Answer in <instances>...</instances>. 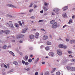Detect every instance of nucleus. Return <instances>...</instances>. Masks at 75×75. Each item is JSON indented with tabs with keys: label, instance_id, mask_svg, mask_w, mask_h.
I'll list each match as a JSON object with an SVG mask.
<instances>
[{
	"label": "nucleus",
	"instance_id": "nucleus-15",
	"mask_svg": "<svg viewBox=\"0 0 75 75\" xmlns=\"http://www.w3.org/2000/svg\"><path fill=\"white\" fill-rule=\"evenodd\" d=\"M34 38H29L28 39V40L29 41L31 42L32 41V40Z\"/></svg>",
	"mask_w": 75,
	"mask_h": 75
},
{
	"label": "nucleus",
	"instance_id": "nucleus-47",
	"mask_svg": "<svg viewBox=\"0 0 75 75\" xmlns=\"http://www.w3.org/2000/svg\"><path fill=\"white\" fill-rule=\"evenodd\" d=\"M68 53H69V54H71V51H68Z\"/></svg>",
	"mask_w": 75,
	"mask_h": 75
},
{
	"label": "nucleus",
	"instance_id": "nucleus-8",
	"mask_svg": "<svg viewBox=\"0 0 75 75\" xmlns=\"http://www.w3.org/2000/svg\"><path fill=\"white\" fill-rule=\"evenodd\" d=\"M27 28H25L24 29H23L22 30V32L23 33H24L27 31Z\"/></svg>",
	"mask_w": 75,
	"mask_h": 75
},
{
	"label": "nucleus",
	"instance_id": "nucleus-3",
	"mask_svg": "<svg viewBox=\"0 0 75 75\" xmlns=\"http://www.w3.org/2000/svg\"><path fill=\"white\" fill-rule=\"evenodd\" d=\"M57 22H55L53 24V25H52V28H57Z\"/></svg>",
	"mask_w": 75,
	"mask_h": 75
},
{
	"label": "nucleus",
	"instance_id": "nucleus-17",
	"mask_svg": "<svg viewBox=\"0 0 75 75\" xmlns=\"http://www.w3.org/2000/svg\"><path fill=\"white\" fill-rule=\"evenodd\" d=\"M55 22V21L54 20H53L50 21V23H51V24H53Z\"/></svg>",
	"mask_w": 75,
	"mask_h": 75
},
{
	"label": "nucleus",
	"instance_id": "nucleus-36",
	"mask_svg": "<svg viewBox=\"0 0 75 75\" xmlns=\"http://www.w3.org/2000/svg\"><path fill=\"white\" fill-rule=\"evenodd\" d=\"M25 61H24L23 60H22V63H23V64H25Z\"/></svg>",
	"mask_w": 75,
	"mask_h": 75
},
{
	"label": "nucleus",
	"instance_id": "nucleus-19",
	"mask_svg": "<svg viewBox=\"0 0 75 75\" xmlns=\"http://www.w3.org/2000/svg\"><path fill=\"white\" fill-rule=\"evenodd\" d=\"M69 43L71 44H73L74 43H75V42H72V40H71L69 41Z\"/></svg>",
	"mask_w": 75,
	"mask_h": 75
},
{
	"label": "nucleus",
	"instance_id": "nucleus-53",
	"mask_svg": "<svg viewBox=\"0 0 75 75\" xmlns=\"http://www.w3.org/2000/svg\"><path fill=\"white\" fill-rule=\"evenodd\" d=\"M74 17H75V16H73L72 17V18H73V19H74Z\"/></svg>",
	"mask_w": 75,
	"mask_h": 75
},
{
	"label": "nucleus",
	"instance_id": "nucleus-11",
	"mask_svg": "<svg viewBox=\"0 0 75 75\" xmlns=\"http://www.w3.org/2000/svg\"><path fill=\"white\" fill-rule=\"evenodd\" d=\"M17 38H23L24 37V36L23 35H18L17 36Z\"/></svg>",
	"mask_w": 75,
	"mask_h": 75
},
{
	"label": "nucleus",
	"instance_id": "nucleus-41",
	"mask_svg": "<svg viewBox=\"0 0 75 75\" xmlns=\"http://www.w3.org/2000/svg\"><path fill=\"white\" fill-rule=\"evenodd\" d=\"M24 64H25V65H27L29 64V63L28 62H25Z\"/></svg>",
	"mask_w": 75,
	"mask_h": 75
},
{
	"label": "nucleus",
	"instance_id": "nucleus-48",
	"mask_svg": "<svg viewBox=\"0 0 75 75\" xmlns=\"http://www.w3.org/2000/svg\"><path fill=\"white\" fill-rule=\"evenodd\" d=\"M38 72L35 73V75H38Z\"/></svg>",
	"mask_w": 75,
	"mask_h": 75
},
{
	"label": "nucleus",
	"instance_id": "nucleus-40",
	"mask_svg": "<svg viewBox=\"0 0 75 75\" xmlns=\"http://www.w3.org/2000/svg\"><path fill=\"white\" fill-rule=\"evenodd\" d=\"M66 41H67V42H68L69 41V39L68 38H67L66 39Z\"/></svg>",
	"mask_w": 75,
	"mask_h": 75
},
{
	"label": "nucleus",
	"instance_id": "nucleus-23",
	"mask_svg": "<svg viewBox=\"0 0 75 75\" xmlns=\"http://www.w3.org/2000/svg\"><path fill=\"white\" fill-rule=\"evenodd\" d=\"M72 23V19H71L69 20V21L68 22V24H71V23Z\"/></svg>",
	"mask_w": 75,
	"mask_h": 75
},
{
	"label": "nucleus",
	"instance_id": "nucleus-51",
	"mask_svg": "<svg viewBox=\"0 0 75 75\" xmlns=\"http://www.w3.org/2000/svg\"><path fill=\"white\" fill-rule=\"evenodd\" d=\"M37 6L35 5H34V8H36V7H37Z\"/></svg>",
	"mask_w": 75,
	"mask_h": 75
},
{
	"label": "nucleus",
	"instance_id": "nucleus-57",
	"mask_svg": "<svg viewBox=\"0 0 75 75\" xmlns=\"http://www.w3.org/2000/svg\"><path fill=\"white\" fill-rule=\"evenodd\" d=\"M7 67H8V68L9 67V64H7Z\"/></svg>",
	"mask_w": 75,
	"mask_h": 75
},
{
	"label": "nucleus",
	"instance_id": "nucleus-16",
	"mask_svg": "<svg viewBox=\"0 0 75 75\" xmlns=\"http://www.w3.org/2000/svg\"><path fill=\"white\" fill-rule=\"evenodd\" d=\"M9 52L10 54H11V55H12L13 56H15V55H14V54L11 51H9Z\"/></svg>",
	"mask_w": 75,
	"mask_h": 75
},
{
	"label": "nucleus",
	"instance_id": "nucleus-44",
	"mask_svg": "<svg viewBox=\"0 0 75 75\" xmlns=\"http://www.w3.org/2000/svg\"><path fill=\"white\" fill-rule=\"evenodd\" d=\"M19 54H20V55L22 56L23 55V53H22L21 52H20L19 53Z\"/></svg>",
	"mask_w": 75,
	"mask_h": 75
},
{
	"label": "nucleus",
	"instance_id": "nucleus-54",
	"mask_svg": "<svg viewBox=\"0 0 75 75\" xmlns=\"http://www.w3.org/2000/svg\"><path fill=\"white\" fill-rule=\"evenodd\" d=\"M33 5V4H31L30 5L29 7H32Z\"/></svg>",
	"mask_w": 75,
	"mask_h": 75
},
{
	"label": "nucleus",
	"instance_id": "nucleus-14",
	"mask_svg": "<svg viewBox=\"0 0 75 75\" xmlns=\"http://www.w3.org/2000/svg\"><path fill=\"white\" fill-rule=\"evenodd\" d=\"M29 38H34L35 36L31 34L29 35Z\"/></svg>",
	"mask_w": 75,
	"mask_h": 75
},
{
	"label": "nucleus",
	"instance_id": "nucleus-59",
	"mask_svg": "<svg viewBox=\"0 0 75 75\" xmlns=\"http://www.w3.org/2000/svg\"><path fill=\"white\" fill-rule=\"evenodd\" d=\"M7 48H11V46L9 45V46H8V47H7Z\"/></svg>",
	"mask_w": 75,
	"mask_h": 75
},
{
	"label": "nucleus",
	"instance_id": "nucleus-20",
	"mask_svg": "<svg viewBox=\"0 0 75 75\" xmlns=\"http://www.w3.org/2000/svg\"><path fill=\"white\" fill-rule=\"evenodd\" d=\"M13 25L12 23H10L9 25V27L11 28H13Z\"/></svg>",
	"mask_w": 75,
	"mask_h": 75
},
{
	"label": "nucleus",
	"instance_id": "nucleus-55",
	"mask_svg": "<svg viewBox=\"0 0 75 75\" xmlns=\"http://www.w3.org/2000/svg\"><path fill=\"white\" fill-rule=\"evenodd\" d=\"M42 20H40L39 21V23H41V22H42Z\"/></svg>",
	"mask_w": 75,
	"mask_h": 75
},
{
	"label": "nucleus",
	"instance_id": "nucleus-9",
	"mask_svg": "<svg viewBox=\"0 0 75 75\" xmlns=\"http://www.w3.org/2000/svg\"><path fill=\"white\" fill-rule=\"evenodd\" d=\"M68 8V7L66 6L64 7L63 8V11H65L66 10H67Z\"/></svg>",
	"mask_w": 75,
	"mask_h": 75
},
{
	"label": "nucleus",
	"instance_id": "nucleus-58",
	"mask_svg": "<svg viewBox=\"0 0 75 75\" xmlns=\"http://www.w3.org/2000/svg\"><path fill=\"white\" fill-rule=\"evenodd\" d=\"M6 24L7 25H9V23L7 22L6 23Z\"/></svg>",
	"mask_w": 75,
	"mask_h": 75
},
{
	"label": "nucleus",
	"instance_id": "nucleus-30",
	"mask_svg": "<svg viewBox=\"0 0 75 75\" xmlns=\"http://www.w3.org/2000/svg\"><path fill=\"white\" fill-rule=\"evenodd\" d=\"M48 37L46 35H45L43 36V38H48Z\"/></svg>",
	"mask_w": 75,
	"mask_h": 75
},
{
	"label": "nucleus",
	"instance_id": "nucleus-46",
	"mask_svg": "<svg viewBox=\"0 0 75 75\" xmlns=\"http://www.w3.org/2000/svg\"><path fill=\"white\" fill-rule=\"evenodd\" d=\"M42 38L44 40H46L47 39V38Z\"/></svg>",
	"mask_w": 75,
	"mask_h": 75
},
{
	"label": "nucleus",
	"instance_id": "nucleus-18",
	"mask_svg": "<svg viewBox=\"0 0 75 75\" xmlns=\"http://www.w3.org/2000/svg\"><path fill=\"white\" fill-rule=\"evenodd\" d=\"M70 69L72 71H75V68L74 67H71V69Z\"/></svg>",
	"mask_w": 75,
	"mask_h": 75
},
{
	"label": "nucleus",
	"instance_id": "nucleus-26",
	"mask_svg": "<svg viewBox=\"0 0 75 75\" xmlns=\"http://www.w3.org/2000/svg\"><path fill=\"white\" fill-rule=\"evenodd\" d=\"M45 50H50V47H45Z\"/></svg>",
	"mask_w": 75,
	"mask_h": 75
},
{
	"label": "nucleus",
	"instance_id": "nucleus-60",
	"mask_svg": "<svg viewBox=\"0 0 75 75\" xmlns=\"http://www.w3.org/2000/svg\"><path fill=\"white\" fill-rule=\"evenodd\" d=\"M12 42H15V40H12Z\"/></svg>",
	"mask_w": 75,
	"mask_h": 75
},
{
	"label": "nucleus",
	"instance_id": "nucleus-49",
	"mask_svg": "<svg viewBox=\"0 0 75 75\" xmlns=\"http://www.w3.org/2000/svg\"><path fill=\"white\" fill-rule=\"evenodd\" d=\"M33 11V9H30L29 10V12H31Z\"/></svg>",
	"mask_w": 75,
	"mask_h": 75
},
{
	"label": "nucleus",
	"instance_id": "nucleus-37",
	"mask_svg": "<svg viewBox=\"0 0 75 75\" xmlns=\"http://www.w3.org/2000/svg\"><path fill=\"white\" fill-rule=\"evenodd\" d=\"M49 72L47 71L45 72V75H49Z\"/></svg>",
	"mask_w": 75,
	"mask_h": 75
},
{
	"label": "nucleus",
	"instance_id": "nucleus-52",
	"mask_svg": "<svg viewBox=\"0 0 75 75\" xmlns=\"http://www.w3.org/2000/svg\"><path fill=\"white\" fill-rule=\"evenodd\" d=\"M72 62H75V59H72Z\"/></svg>",
	"mask_w": 75,
	"mask_h": 75
},
{
	"label": "nucleus",
	"instance_id": "nucleus-32",
	"mask_svg": "<svg viewBox=\"0 0 75 75\" xmlns=\"http://www.w3.org/2000/svg\"><path fill=\"white\" fill-rule=\"evenodd\" d=\"M44 4L45 6H48V3L47 2L45 3Z\"/></svg>",
	"mask_w": 75,
	"mask_h": 75
},
{
	"label": "nucleus",
	"instance_id": "nucleus-2",
	"mask_svg": "<svg viewBox=\"0 0 75 75\" xmlns=\"http://www.w3.org/2000/svg\"><path fill=\"white\" fill-rule=\"evenodd\" d=\"M8 7H13V8H16L17 7L11 4H7L6 5Z\"/></svg>",
	"mask_w": 75,
	"mask_h": 75
},
{
	"label": "nucleus",
	"instance_id": "nucleus-50",
	"mask_svg": "<svg viewBox=\"0 0 75 75\" xmlns=\"http://www.w3.org/2000/svg\"><path fill=\"white\" fill-rule=\"evenodd\" d=\"M40 12L41 13H43L44 12V11L42 10V11H40Z\"/></svg>",
	"mask_w": 75,
	"mask_h": 75
},
{
	"label": "nucleus",
	"instance_id": "nucleus-10",
	"mask_svg": "<svg viewBox=\"0 0 75 75\" xmlns=\"http://www.w3.org/2000/svg\"><path fill=\"white\" fill-rule=\"evenodd\" d=\"M23 59H24L25 61H26L27 60H28V56L27 55L25 56V57L23 58Z\"/></svg>",
	"mask_w": 75,
	"mask_h": 75
},
{
	"label": "nucleus",
	"instance_id": "nucleus-43",
	"mask_svg": "<svg viewBox=\"0 0 75 75\" xmlns=\"http://www.w3.org/2000/svg\"><path fill=\"white\" fill-rule=\"evenodd\" d=\"M3 30H1L0 31V34H1L3 33Z\"/></svg>",
	"mask_w": 75,
	"mask_h": 75
},
{
	"label": "nucleus",
	"instance_id": "nucleus-61",
	"mask_svg": "<svg viewBox=\"0 0 75 75\" xmlns=\"http://www.w3.org/2000/svg\"><path fill=\"white\" fill-rule=\"evenodd\" d=\"M62 40V39H61V38H59V39H58V40Z\"/></svg>",
	"mask_w": 75,
	"mask_h": 75
},
{
	"label": "nucleus",
	"instance_id": "nucleus-39",
	"mask_svg": "<svg viewBox=\"0 0 75 75\" xmlns=\"http://www.w3.org/2000/svg\"><path fill=\"white\" fill-rule=\"evenodd\" d=\"M9 37H10V38H14V37H15L14 35H11L9 36Z\"/></svg>",
	"mask_w": 75,
	"mask_h": 75
},
{
	"label": "nucleus",
	"instance_id": "nucleus-12",
	"mask_svg": "<svg viewBox=\"0 0 75 75\" xmlns=\"http://www.w3.org/2000/svg\"><path fill=\"white\" fill-rule=\"evenodd\" d=\"M39 35V33H36L35 34V38H38Z\"/></svg>",
	"mask_w": 75,
	"mask_h": 75
},
{
	"label": "nucleus",
	"instance_id": "nucleus-38",
	"mask_svg": "<svg viewBox=\"0 0 75 75\" xmlns=\"http://www.w3.org/2000/svg\"><path fill=\"white\" fill-rule=\"evenodd\" d=\"M56 75H60V72H56Z\"/></svg>",
	"mask_w": 75,
	"mask_h": 75
},
{
	"label": "nucleus",
	"instance_id": "nucleus-1",
	"mask_svg": "<svg viewBox=\"0 0 75 75\" xmlns=\"http://www.w3.org/2000/svg\"><path fill=\"white\" fill-rule=\"evenodd\" d=\"M58 47L60 48L66 49L67 48V47L64 45H58Z\"/></svg>",
	"mask_w": 75,
	"mask_h": 75
},
{
	"label": "nucleus",
	"instance_id": "nucleus-25",
	"mask_svg": "<svg viewBox=\"0 0 75 75\" xmlns=\"http://www.w3.org/2000/svg\"><path fill=\"white\" fill-rule=\"evenodd\" d=\"M67 13H66L63 15V17H67Z\"/></svg>",
	"mask_w": 75,
	"mask_h": 75
},
{
	"label": "nucleus",
	"instance_id": "nucleus-64",
	"mask_svg": "<svg viewBox=\"0 0 75 75\" xmlns=\"http://www.w3.org/2000/svg\"><path fill=\"white\" fill-rule=\"evenodd\" d=\"M72 40L73 42H75V40Z\"/></svg>",
	"mask_w": 75,
	"mask_h": 75
},
{
	"label": "nucleus",
	"instance_id": "nucleus-24",
	"mask_svg": "<svg viewBox=\"0 0 75 75\" xmlns=\"http://www.w3.org/2000/svg\"><path fill=\"white\" fill-rule=\"evenodd\" d=\"M47 45H51V42H50L48 41L47 42Z\"/></svg>",
	"mask_w": 75,
	"mask_h": 75
},
{
	"label": "nucleus",
	"instance_id": "nucleus-33",
	"mask_svg": "<svg viewBox=\"0 0 75 75\" xmlns=\"http://www.w3.org/2000/svg\"><path fill=\"white\" fill-rule=\"evenodd\" d=\"M50 54H51V56H53L54 55V53H53L52 52L50 53Z\"/></svg>",
	"mask_w": 75,
	"mask_h": 75
},
{
	"label": "nucleus",
	"instance_id": "nucleus-28",
	"mask_svg": "<svg viewBox=\"0 0 75 75\" xmlns=\"http://www.w3.org/2000/svg\"><path fill=\"white\" fill-rule=\"evenodd\" d=\"M67 68L68 70H70V69H71V67H70L69 66H67Z\"/></svg>",
	"mask_w": 75,
	"mask_h": 75
},
{
	"label": "nucleus",
	"instance_id": "nucleus-31",
	"mask_svg": "<svg viewBox=\"0 0 75 75\" xmlns=\"http://www.w3.org/2000/svg\"><path fill=\"white\" fill-rule=\"evenodd\" d=\"M15 27H19V25H18V24H15Z\"/></svg>",
	"mask_w": 75,
	"mask_h": 75
},
{
	"label": "nucleus",
	"instance_id": "nucleus-27",
	"mask_svg": "<svg viewBox=\"0 0 75 75\" xmlns=\"http://www.w3.org/2000/svg\"><path fill=\"white\" fill-rule=\"evenodd\" d=\"M6 48H7V46L5 45H4L3 47H2V49H6Z\"/></svg>",
	"mask_w": 75,
	"mask_h": 75
},
{
	"label": "nucleus",
	"instance_id": "nucleus-6",
	"mask_svg": "<svg viewBox=\"0 0 75 75\" xmlns=\"http://www.w3.org/2000/svg\"><path fill=\"white\" fill-rule=\"evenodd\" d=\"M3 33L6 34H8V33H10V31L8 30H4V31Z\"/></svg>",
	"mask_w": 75,
	"mask_h": 75
},
{
	"label": "nucleus",
	"instance_id": "nucleus-29",
	"mask_svg": "<svg viewBox=\"0 0 75 75\" xmlns=\"http://www.w3.org/2000/svg\"><path fill=\"white\" fill-rule=\"evenodd\" d=\"M56 70V68H54V69H53V70H52V71H51V73H53V72H54V71H55V70Z\"/></svg>",
	"mask_w": 75,
	"mask_h": 75
},
{
	"label": "nucleus",
	"instance_id": "nucleus-4",
	"mask_svg": "<svg viewBox=\"0 0 75 75\" xmlns=\"http://www.w3.org/2000/svg\"><path fill=\"white\" fill-rule=\"evenodd\" d=\"M57 52L58 55H61L62 54V52H61V50H57Z\"/></svg>",
	"mask_w": 75,
	"mask_h": 75
},
{
	"label": "nucleus",
	"instance_id": "nucleus-22",
	"mask_svg": "<svg viewBox=\"0 0 75 75\" xmlns=\"http://www.w3.org/2000/svg\"><path fill=\"white\" fill-rule=\"evenodd\" d=\"M13 64H15V65H17L18 64V63L17 62H16V61H15L14 62H13Z\"/></svg>",
	"mask_w": 75,
	"mask_h": 75
},
{
	"label": "nucleus",
	"instance_id": "nucleus-62",
	"mask_svg": "<svg viewBox=\"0 0 75 75\" xmlns=\"http://www.w3.org/2000/svg\"><path fill=\"white\" fill-rule=\"evenodd\" d=\"M4 65H4V64H1V67H2V66H3Z\"/></svg>",
	"mask_w": 75,
	"mask_h": 75
},
{
	"label": "nucleus",
	"instance_id": "nucleus-42",
	"mask_svg": "<svg viewBox=\"0 0 75 75\" xmlns=\"http://www.w3.org/2000/svg\"><path fill=\"white\" fill-rule=\"evenodd\" d=\"M30 18H32V19H35V17L34 16L30 17Z\"/></svg>",
	"mask_w": 75,
	"mask_h": 75
},
{
	"label": "nucleus",
	"instance_id": "nucleus-35",
	"mask_svg": "<svg viewBox=\"0 0 75 75\" xmlns=\"http://www.w3.org/2000/svg\"><path fill=\"white\" fill-rule=\"evenodd\" d=\"M25 69V70H27V71H29V70H30V68H27V69Z\"/></svg>",
	"mask_w": 75,
	"mask_h": 75
},
{
	"label": "nucleus",
	"instance_id": "nucleus-21",
	"mask_svg": "<svg viewBox=\"0 0 75 75\" xmlns=\"http://www.w3.org/2000/svg\"><path fill=\"white\" fill-rule=\"evenodd\" d=\"M39 60V58H37L36 60V61H35V62H34V63L35 64L36 63H37V62H38V61Z\"/></svg>",
	"mask_w": 75,
	"mask_h": 75
},
{
	"label": "nucleus",
	"instance_id": "nucleus-56",
	"mask_svg": "<svg viewBox=\"0 0 75 75\" xmlns=\"http://www.w3.org/2000/svg\"><path fill=\"white\" fill-rule=\"evenodd\" d=\"M66 26H67V25H64L63 26V28H65V27H66Z\"/></svg>",
	"mask_w": 75,
	"mask_h": 75
},
{
	"label": "nucleus",
	"instance_id": "nucleus-5",
	"mask_svg": "<svg viewBox=\"0 0 75 75\" xmlns=\"http://www.w3.org/2000/svg\"><path fill=\"white\" fill-rule=\"evenodd\" d=\"M53 10L54 13H58L59 11V9L58 8H55L53 9Z\"/></svg>",
	"mask_w": 75,
	"mask_h": 75
},
{
	"label": "nucleus",
	"instance_id": "nucleus-63",
	"mask_svg": "<svg viewBox=\"0 0 75 75\" xmlns=\"http://www.w3.org/2000/svg\"><path fill=\"white\" fill-rule=\"evenodd\" d=\"M42 64H45V62H42Z\"/></svg>",
	"mask_w": 75,
	"mask_h": 75
},
{
	"label": "nucleus",
	"instance_id": "nucleus-45",
	"mask_svg": "<svg viewBox=\"0 0 75 75\" xmlns=\"http://www.w3.org/2000/svg\"><path fill=\"white\" fill-rule=\"evenodd\" d=\"M4 67H5L6 68H7V67H7V66L5 65H4Z\"/></svg>",
	"mask_w": 75,
	"mask_h": 75
},
{
	"label": "nucleus",
	"instance_id": "nucleus-13",
	"mask_svg": "<svg viewBox=\"0 0 75 75\" xmlns=\"http://www.w3.org/2000/svg\"><path fill=\"white\" fill-rule=\"evenodd\" d=\"M43 8L44 9V11H46L47 10V8L45 6H44L43 7Z\"/></svg>",
	"mask_w": 75,
	"mask_h": 75
},
{
	"label": "nucleus",
	"instance_id": "nucleus-34",
	"mask_svg": "<svg viewBox=\"0 0 75 75\" xmlns=\"http://www.w3.org/2000/svg\"><path fill=\"white\" fill-rule=\"evenodd\" d=\"M31 61H32V60H31V59H28V62H31Z\"/></svg>",
	"mask_w": 75,
	"mask_h": 75
},
{
	"label": "nucleus",
	"instance_id": "nucleus-7",
	"mask_svg": "<svg viewBox=\"0 0 75 75\" xmlns=\"http://www.w3.org/2000/svg\"><path fill=\"white\" fill-rule=\"evenodd\" d=\"M6 17H10V18H14V17H15V16H14V15H11L8 14L6 15Z\"/></svg>",
	"mask_w": 75,
	"mask_h": 75
}]
</instances>
